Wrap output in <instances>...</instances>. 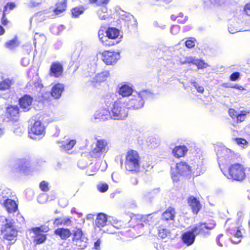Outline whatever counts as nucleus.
Listing matches in <instances>:
<instances>
[{"mask_svg":"<svg viewBox=\"0 0 250 250\" xmlns=\"http://www.w3.org/2000/svg\"><path fill=\"white\" fill-rule=\"evenodd\" d=\"M183 17V14L182 13H180L178 16H176L174 15H172L170 16V19L173 21H175L176 20H177L178 19L180 18V17Z\"/></svg>","mask_w":250,"mask_h":250,"instance_id":"nucleus-58","label":"nucleus"},{"mask_svg":"<svg viewBox=\"0 0 250 250\" xmlns=\"http://www.w3.org/2000/svg\"><path fill=\"white\" fill-rule=\"evenodd\" d=\"M6 223L0 229V235L2 240L10 241V244H13L16 240L18 235V230L15 226L13 220H9L5 219Z\"/></svg>","mask_w":250,"mask_h":250,"instance_id":"nucleus-3","label":"nucleus"},{"mask_svg":"<svg viewBox=\"0 0 250 250\" xmlns=\"http://www.w3.org/2000/svg\"><path fill=\"white\" fill-rule=\"evenodd\" d=\"M55 233L59 235L61 238H62V228H59L55 230Z\"/></svg>","mask_w":250,"mask_h":250,"instance_id":"nucleus-57","label":"nucleus"},{"mask_svg":"<svg viewBox=\"0 0 250 250\" xmlns=\"http://www.w3.org/2000/svg\"><path fill=\"white\" fill-rule=\"evenodd\" d=\"M85 8L83 6H77L71 10V14L73 17L77 18L83 13Z\"/></svg>","mask_w":250,"mask_h":250,"instance_id":"nucleus-35","label":"nucleus"},{"mask_svg":"<svg viewBox=\"0 0 250 250\" xmlns=\"http://www.w3.org/2000/svg\"><path fill=\"white\" fill-rule=\"evenodd\" d=\"M20 41L19 38L17 36H15L12 39L5 42L4 47L8 49L13 50L18 47Z\"/></svg>","mask_w":250,"mask_h":250,"instance_id":"nucleus-27","label":"nucleus"},{"mask_svg":"<svg viewBox=\"0 0 250 250\" xmlns=\"http://www.w3.org/2000/svg\"><path fill=\"white\" fill-rule=\"evenodd\" d=\"M109 75L110 74L109 71H102L95 76L94 78V81L96 83L104 82L107 80Z\"/></svg>","mask_w":250,"mask_h":250,"instance_id":"nucleus-31","label":"nucleus"},{"mask_svg":"<svg viewBox=\"0 0 250 250\" xmlns=\"http://www.w3.org/2000/svg\"><path fill=\"white\" fill-rule=\"evenodd\" d=\"M169 232L166 229H162L159 231V235L162 237V238H165L166 237L167 234Z\"/></svg>","mask_w":250,"mask_h":250,"instance_id":"nucleus-53","label":"nucleus"},{"mask_svg":"<svg viewBox=\"0 0 250 250\" xmlns=\"http://www.w3.org/2000/svg\"><path fill=\"white\" fill-rule=\"evenodd\" d=\"M195 60L194 58H192V57H188L186 59V61H185V62L186 63H192V64H194V62H195Z\"/></svg>","mask_w":250,"mask_h":250,"instance_id":"nucleus-59","label":"nucleus"},{"mask_svg":"<svg viewBox=\"0 0 250 250\" xmlns=\"http://www.w3.org/2000/svg\"><path fill=\"white\" fill-rule=\"evenodd\" d=\"M187 202L190 207L192 212L194 214H197L201 209L202 206L200 202L193 195L189 196L187 199Z\"/></svg>","mask_w":250,"mask_h":250,"instance_id":"nucleus-16","label":"nucleus"},{"mask_svg":"<svg viewBox=\"0 0 250 250\" xmlns=\"http://www.w3.org/2000/svg\"><path fill=\"white\" fill-rule=\"evenodd\" d=\"M103 32V31H99L98 36L101 43L105 47H110L112 46H114L118 43V41H110V39H108V38L104 37Z\"/></svg>","mask_w":250,"mask_h":250,"instance_id":"nucleus-24","label":"nucleus"},{"mask_svg":"<svg viewBox=\"0 0 250 250\" xmlns=\"http://www.w3.org/2000/svg\"><path fill=\"white\" fill-rule=\"evenodd\" d=\"M62 91V87L61 83L56 84L52 88L51 94L55 99L61 97Z\"/></svg>","mask_w":250,"mask_h":250,"instance_id":"nucleus-29","label":"nucleus"},{"mask_svg":"<svg viewBox=\"0 0 250 250\" xmlns=\"http://www.w3.org/2000/svg\"><path fill=\"white\" fill-rule=\"evenodd\" d=\"M244 12L246 15L250 16V2L245 5Z\"/></svg>","mask_w":250,"mask_h":250,"instance_id":"nucleus-51","label":"nucleus"},{"mask_svg":"<svg viewBox=\"0 0 250 250\" xmlns=\"http://www.w3.org/2000/svg\"><path fill=\"white\" fill-rule=\"evenodd\" d=\"M106 37L108 39L115 40L119 36L120 31L114 27H108L105 31Z\"/></svg>","mask_w":250,"mask_h":250,"instance_id":"nucleus-28","label":"nucleus"},{"mask_svg":"<svg viewBox=\"0 0 250 250\" xmlns=\"http://www.w3.org/2000/svg\"><path fill=\"white\" fill-rule=\"evenodd\" d=\"M6 13L2 11V17L1 18L0 22L2 25L6 26L9 23L10 21L6 17Z\"/></svg>","mask_w":250,"mask_h":250,"instance_id":"nucleus-44","label":"nucleus"},{"mask_svg":"<svg viewBox=\"0 0 250 250\" xmlns=\"http://www.w3.org/2000/svg\"><path fill=\"white\" fill-rule=\"evenodd\" d=\"M192 174V167L186 162L182 161L176 164L175 168L172 169L171 176L174 182L179 180L180 176L188 177Z\"/></svg>","mask_w":250,"mask_h":250,"instance_id":"nucleus-4","label":"nucleus"},{"mask_svg":"<svg viewBox=\"0 0 250 250\" xmlns=\"http://www.w3.org/2000/svg\"><path fill=\"white\" fill-rule=\"evenodd\" d=\"M16 7V4L14 2H8L4 6L3 11L6 12L9 10H13Z\"/></svg>","mask_w":250,"mask_h":250,"instance_id":"nucleus-42","label":"nucleus"},{"mask_svg":"<svg viewBox=\"0 0 250 250\" xmlns=\"http://www.w3.org/2000/svg\"><path fill=\"white\" fill-rule=\"evenodd\" d=\"M107 150L106 141L104 139L99 140L96 143L95 147L89 153L88 158L91 160L99 158L102 154L105 153Z\"/></svg>","mask_w":250,"mask_h":250,"instance_id":"nucleus-8","label":"nucleus"},{"mask_svg":"<svg viewBox=\"0 0 250 250\" xmlns=\"http://www.w3.org/2000/svg\"><path fill=\"white\" fill-rule=\"evenodd\" d=\"M132 89L127 85H123L121 86L119 89L118 93L123 97H128L131 95Z\"/></svg>","mask_w":250,"mask_h":250,"instance_id":"nucleus-33","label":"nucleus"},{"mask_svg":"<svg viewBox=\"0 0 250 250\" xmlns=\"http://www.w3.org/2000/svg\"><path fill=\"white\" fill-rule=\"evenodd\" d=\"M215 226L213 223H199L196 224L192 229V230L196 235L205 236L208 234L210 230L214 228Z\"/></svg>","mask_w":250,"mask_h":250,"instance_id":"nucleus-11","label":"nucleus"},{"mask_svg":"<svg viewBox=\"0 0 250 250\" xmlns=\"http://www.w3.org/2000/svg\"><path fill=\"white\" fill-rule=\"evenodd\" d=\"M101 245V241L99 239L97 240L95 243L94 248L96 250H99Z\"/></svg>","mask_w":250,"mask_h":250,"instance_id":"nucleus-60","label":"nucleus"},{"mask_svg":"<svg viewBox=\"0 0 250 250\" xmlns=\"http://www.w3.org/2000/svg\"><path fill=\"white\" fill-rule=\"evenodd\" d=\"M227 232L229 235L231 236L232 238L234 237L237 239L236 241L232 239V241L234 243L240 242L243 237L240 228L238 227L235 223L231 224L230 226L228 228Z\"/></svg>","mask_w":250,"mask_h":250,"instance_id":"nucleus-14","label":"nucleus"},{"mask_svg":"<svg viewBox=\"0 0 250 250\" xmlns=\"http://www.w3.org/2000/svg\"><path fill=\"white\" fill-rule=\"evenodd\" d=\"M82 237H85L82 230L80 229H77L73 233V240H77V239H82Z\"/></svg>","mask_w":250,"mask_h":250,"instance_id":"nucleus-38","label":"nucleus"},{"mask_svg":"<svg viewBox=\"0 0 250 250\" xmlns=\"http://www.w3.org/2000/svg\"><path fill=\"white\" fill-rule=\"evenodd\" d=\"M231 88L236 89L239 90H244V88L242 85H239L238 84H235L232 85L231 87Z\"/></svg>","mask_w":250,"mask_h":250,"instance_id":"nucleus-61","label":"nucleus"},{"mask_svg":"<svg viewBox=\"0 0 250 250\" xmlns=\"http://www.w3.org/2000/svg\"><path fill=\"white\" fill-rule=\"evenodd\" d=\"M87 240L88 239L86 237H82V239L74 240L76 248L78 250H83L87 246Z\"/></svg>","mask_w":250,"mask_h":250,"instance_id":"nucleus-34","label":"nucleus"},{"mask_svg":"<svg viewBox=\"0 0 250 250\" xmlns=\"http://www.w3.org/2000/svg\"><path fill=\"white\" fill-rule=\"evenodd\" d=\"M229 116L236 123H240L244 122L247 117V114L249 112L241 110L238 113L234 109L230 108L228 110Z\"/></svg>","mask_w":250,"mask_h":250,"instance_id":"nucleus-13","label":"nucleus"},{"mask_svg":"<svg viewBox=\"0 0 250 250\" xmlns=\"http://www.w3.org/2000/svg\"><path fill=\"white\" fill-rule=\"evenodd\" d=\"M32 229L36 230V231H38L43 234V233L47 232L49 230L48 227L45 226H41L39 227L33 228Z\"/></svg>","mask_w":250,"mask_h":250,"instance_id":"nucleus-43","label":"nucleus"},{"mask_svg":"<svg viewBox=\"0 0 250 250\" xmlns=\"http://www.w3.org/2000/svg\"><path fill=\"white\" fill-rule=\"evenodd\" d=\"M220 167L224 175L231 181L242 182L246 178V167L241 163L231 164L227 169Z\"/></svg>","mask_w":250,"mask_h":250,"instance_id":"nucleus-1","label":"nucleus"},{"mask_svg":"<svg viewBox=\"0 0 250 250\" xmlns=\"http://www.w3.org/2000/svg\"><path fill=\"white\" fill-rule=\"evenodd\" d=\"M33 102V98L28 95H24L22 97L20 98L19 104L20 107L24 110V111H28L30 109Z\"/></svg>","mask_w":250,"mask_h":250,"instance_id":"nucleus-19","label":"nucleus"},{"mask_svg":"<svg viewBox=\"0 0 250 250\" xmlns=\"http://www.w3.org/2000/svg\"><path fill=\"white\" fill-rule=\"evenodd\" d=\"M120 58V53L115 51L104 50L102 53V60L107 65L115 64Z\"/></svg>","mask_w":250,"mask_h":250,"instance_id":"nucleus-10","label":"nucleus"},{"mask_svg":"<svg viewBox=\"0 0 250 250\" xmlns=\"http://www.w3.org/2000/svg\"><path fill=\"white\" fill-rule=\"evenodd\" d=\"M71 235V232L68 229H63V239L69 237Z\"/></svg>","mask_w":250,"mask_h":250,"instance_id":"nucleus-54","label":"nucleus"},{"mask_svg":"<svg viewBox=\"0 0 250 250\" xmlns=\"http://www.w3.org/2000/svg\"><path fill=\"white\" fill-rule=\"evenodd\" d=\"M20 110L17 105H9L6 107L5 116L9 121H17L20 117Z\"/></svg>","mask_w":250,"mask_h":250,"instance_id":"nucleus-12","label":"nucleus"},{"mask_svg":"<svg viewBox=\"0 0 250 250\" xmlns=\"http://www.w3.org/2000/svg\"><path fill=\"white\" fill-rule=\"evenodd\" d=\"M58 5H59L58 6V4H57L56 8L53 10V12L54 13V15H55V16L61 14L62 12V4L60 3H59Z\"/></svg>","mask_w":250,"mask_h":250,"instance_id":"nucleus-47","label":"nucleus"},{"mask_svg":"<svg viewBox=\"0 0 250 250\" xmlns=\"http://www.w3.org/2000/svg\"><path fill=\"white\" fill-rule=\"evenodd\" d=\"M62 223V221L61 218L56 219L53 222L54 227H58L59 225H61Z\"/></svg>","mask_w":250,"mask_h":250,"instance_id":"nucleus-55","label":"nucleus"},{"mask_svg":"<svg viewBox=\"0 0 250 250\" xmlns=\"http://www.w3.org/2000/svg\"><path fill=\"white\" fill-rule=\"evenodd\" d=\"M107 218L105 214L99 213L97 214L95 220V225L99 228L104 227L107 223Z\"/></svg>","mask_w":250,"mask_h":250,"instance_id":"nucleus-25","label":"nucleus"},{"mask_svg":"<svg viewBox=\"0 0 250 250\" xmlns=\"http://www.w3.org/2000/svg\"><path fill=\"white\" fill-rule=\"evenodd\" d=\"M240 74L238 72L232 73L229 76V80L231 81H236L240 78Z\"/></svg>","mask_w":250,"mask_h":250,"instance_id":"nucleus-48","label":"nucleus"},{"mask_svg":"<svg viewBox=\"0 0 250 250\" xmlns=\"http://www.w3.org/2000/svg\"><path fill=\"white\" fill-rule=\"evenodd\" d=\"M110 111L112 119L114 120H125L128 115V108L119 101L113 103Z\"/></svg>","mask_w":250,"mask_h":250,"instance_id":"nucleus-6","label":"nucleus"},{"mask_svg":"<svg viewBox=\"0 0 250 250\" xmlns=\"http://www.w3.org/2000/svg\"><path fill=\"white\" fill-rule=\"evenodd\" d=\"M39 188L43 192H47L49 190V184L45 181H42L40 183Z\"/></svg>","mask_w":250,"mask_h":250,"instance_id":"nucleus-39","label":"nucleus"},{"mask_svg":"<svg viewBox=\"0 0 250 250\" xmlns=\"http://www.w3.org/2000/svg\"><path fill=\"white\" fill-rule=\"evenodd\" d=\"M45 133V127L40 121H36L28 129L29 136L33 139L42 137Z\"/></svg>","mask_w":250,"mask_h":250,"instance_id":"nucleus-9","label":"nucleus"},{"mask_svg":"<svg viewBox=\"0 0 250 250\" xmlns=\"http://www.w3.org/2000/svg\"><path fill=\"white\" fill-rule=\"evenodd\" d=\"M98 190L101 192H104L108 189V186L106 183H101L97 186Z\"/></svg>","mask_w":250,"mask_h":250,"instance_id":"nucleus-45","label":"nucleus"},{"mask_svg":"<svg viewBox=\"0 0 250 250\" xmlns=\"http://www.w3.org/2000/svg\"><path fill=\"white\" fill-rule=\"evenodd\" d=\"M192 174L196 176H199L204 173L206 169L205 158L203 155L197 154L192 160Z\"/></svg>","mask_w":250,"mask_h":250,"instance_id":"nucleus-7","label":"nucleus"},{"mask_svg":"<svg viewBox=\"0 0 250 250\" xmlns=\"http://www.w3.org/2000/svg\"><path fill=\"white\" fill-rule=\"evenodd\" d=\"M195 39L193 38H189L185 42V46L188 48H192L195 45Z\"/></svg>","mask_w":250,"mask_h":250,"instance_id":"nucleus-40","label":"nucleus"},{"mask_svg":"<svg viewBox=\"0 0 250 250\" xmlns=\"http://www.w3.org/2000/svg\"><path fill=\"white\" fill-rule=\"evenodd\" d=\"M3 206L8 213L15 212L18 208V204L11 199H6L3 202Z\"/></svg>","mask_w":250,"mask_h":250,"instance_id":"nucleus-21","label":"nucleus"},{"mask_svg":"<svg viewBox=\"0 0 250 250\" xmlns=\"http://www.w3.org/2000/svg\"><path fill=\"white\" fill-rule=\"evenodd\" d=\"M230 152L229 150L228 149H225L223 151H222L221 153L223 154L222 157L224 158V159L226 160H230L229 159L230 156L229 155V153Z\"/></svg>","mask_w":250,"mask_h":250,"instance_id":"nucleus-52","label":"nucleus"},{"mask_svg":"<svg viewBox=\"0 0 250 250\" xmlns=\"http://www.w3.org/2000/svg\"><path fill=\"white\" fill-rule=\"evenodd\" d=\"M194 65L197 66L198 69H203L206 68L208 65L204 61L200 59H196Z\"/></svg>","mask_w":250,"mask_h":250,"instance_id":"nucleus-37","label":"nucleus"},{"mask_svg":"<svg viewBox=\"0 0 250 250\" xmlns=\"http://www.w3.org/2000/svg\"><path fill=\"white\" fill-rule=\"evenodd\" d=\"M14 84L12 79L7 78L3 80L0 82V91H5L10 88Z\"/></svg>","mask_w":250,"mask_h":250,"instance_id":"nucleus-32","label":"nucleus"},{"mask_svg":"<svg viewBox=\"0 0 250 250\" xmlns=\"http://www.w3.org/2000/svg\"><path fill=\"white\" fill-rule=\"evenodd\" d=\"M175 209L172 207H169L162 214V219L164 221H173L175 217Z\"/></svg>","mask_w":250,"mask_h":250,"instance_id":"nucleus-22","label":"nucleus"},{"mask_svg":"<svg viewBox=\"0 0 250 250\" xmlns=\"http://www.w3.org/2000/svg\"><path fill=\"white\" fill-rule=\"evenodd\" d=\"M192 84L196 89L198 92L203 93L204 91V88L202 86H199L196 82H192Z\"/></svg>","mask_w":250,"mask_h":250,"instance_id":"nucleus-50","label":"nucleus"},{"mask_svg":"<svg viewBox=\"0 0 250 250\" xmlns=\"http://www.w3.org/2000/svg\"><path fill=\"white\" fill-rule=\"evenodd\" d=\"M211 4L214 7L221 6L225 1V0H209Z\"/></svg>","mask_w":250,"mask_h":250,"instance_id":"nucleus-49","label":"nucleus"},{"mask_svg":"<svg viewBox=\"0 0 250 250\" xmlns=\"http://www.w3.org/2000/svg\"><path fill=\"white\" fill-rule=\"evenodd\" d=\"M188 148L185 146H177L172 149L173 156L178 158L184 157L188 152Z\"/></svg>","mask_w":250,"mask_h":250,"instance_id":"nucleus-23","label":"nucleus"},{"mask_svg":"<svg viewBox=\"0 0 250 250\" xmlns=\"http://www.w3.org/2000/svg\"><path fill=\"white\" fill-rule=\"evenodd\" d=\"M16 217L17 218V221L19 223H23L24 222L23 217L20 213H18Z\"/></svg>","mask_w":250,"mask_h":250,"instance_id":"nucleus-56","label":"nucleus"},{"mask_svg":"<svg viewBox=\"0 0 250 250\" xmlns=\"http://www.w3.org/2000/svg\"><path fill=\"white\" fill-rule=\"evenodd\" d=\"M180 18H183V20H180V19H178L177 20V23H184V22L186 21V20H187V18H186V17H184V16H183V17H181H181H180Z\"/></svg>","mask_w":250,"mask_h":250,"instance_id":"nucleus-63","label":"nucleus"},{"mask_svg":"<svg viewBox=\"0 0 250 250\" xmlns=\"http://www.w3.org/2000/svg\"><path fill=\"white\" fill-rule=\"evenodd\" d=\"M196 235L191 229V231L184 232L181 236L182 242L187 246H191L195 241Z\"/></svg>","mask_w":250,"mask_h":250,"instance_id":"nucleus-17","label":"nucleus"},{"mask_svg":"<svg viewBox=\"0 0 250 250\" xmlns=\"http://www.w3.org/2000/svg\"><path fill=\"white\" fill-rule=\"evenodd\" d=\"M151 218L150 215L145 216L140 214L134 215L132 218V220L134 222L136 225L138 227L142 228L144 226V224L149 223V220Z\"/></svg>","mask_w":250,"mask_h":250,"instance_id":"nucleus-18","label":"nucleus"},{"mask_svg":"<svg viewBox=\"0 0 250 250\" xmlns=\"http://www.w3.org/2000/svg\"><path fill=\"white\" fill-rule=\"evenodd\" d=\"M222 86L225 88H231L232 85H230L229 83H223Z\"/></svg>","mask_w":250,"mask_h":250,"instance_id":"nucleus-64","label":"nucleus"},{"mask_svg":"<svg viewBox=\"0 0 250 250\" xmlns=\"http://www.w3.org/2000/svg\"><path fill=\"white\" fill-rule=\"evenodd\" d=\"M76 144V140L74 139L65 140L63 144V150L69 154L74 153L73 151H70Z\"/></svg>","mask_w":250,"mask_h":250,"instance_id":"nucleus-30","label":"nucleus"},{"mask_svg":"<svg viewBox=\"0 0 250 250\" xmlns=\"http://www.w3.org/2000/svg\"><path fill=\"white\" fill-rule=\"evenodd\" d=\"M234 140L238 145L247 146L248 144L246 140L243 138H236Z\"/></svg>","mask_w":250,"mask_h":250,"instance_id":"nucleus-46","label":"nucleus"},{"mask_svg":"<svg viewBox=\"0 0 250 250\" xmlns=\"http://www.w3.org/2000/svg\"><path fill=\"white\" fill-rule=\"evenodd\" d=\"M94 118L99 121H105L112 120L110 111L106 108H101L96 111L94 114Z\"/></svg>","mask_w":250,"mask_h":250,"instance_id":"nucleus-15","label":"nucleus"},{"mask_svg":"<svg viewBox=\"0 0 250 250\" xmlns=\"http://www.w3.org/2000/svg\"><path fill=\"white\" fill-rule=\"evenodd\" d=\"M31 230L34 233V242L36 245H39L43 243L46 240V235L40 232L36 231L34 229H31Z\"/></svg>","mask_w":250,"mask_h":250,"instance_id":"nucleus-26","label":"nucleus"},{"mask_svg":"<svg viewBox=\"0 0 250 250\" xmlns=\"http://www.w3.org/2000/svg\"><path fill=\"white\" fill-rule=\"evenodd\" d=\"M29 165V164L27 160L24 159H21L18 163V168L19 170L24 171L27 169Z\"/></svg>","mask_w":250,"mask_h":250,"instance_id":"nucleus-36","label":"nucleus"},{"mask_svg":"<svg viewBox=\"0 0 250 250\" xmlns=\"http://www.w3.org/2000/svg\"><path fill=\"white\" fill-rule=\"evenodd\" d=\"M152 97V94L150 92L146 90L141 91L129 100V108L133 110L141 109L144 106L145 101L151 99Z\"/></svg>","mask_w":250,"mask_h":250,"instance_id":"nucleus-5","label":"nucleus"},{"mask_svg":"<svg viewBox=\"0 0 250 250\" xmlns=\"http://www.w3.org/2000/svg\"><path fill=\"white\" fill-rule=\"evenodd\" d=\"M62 65L57 62H52L49 70V75L51 76L59 77L62 75Z\"/></svg>","mask_w":250,"mask_h":250,"instance_id":"nucleus-20","label":"nucleus"},{"mask_svg":"<svg viewBox=\"0 0 250 250\" xmlns=\"http://www.w3.org/2000/svg\"><path fill=\"white\" fill-rule=\"evenodd\" d=\"M223 234H221V235H220L217 239V243H218V244L221 246V247H222L223 246V243H222L221 242H220V239H221L222 238H223Z\"/></svg>","mask_w":250,"mask_h":250,"instance_id":"nucleus-62","label":"nucleus"},{"mask_svg":"<svg viewBox=\"0 0 250 250\" xmlns=\"http://www.w3.org/2000/svg\"><path fill=\"white\" fill-rule=\"evenodd\" d=\"M89 1L91 4H96L97 6H102L106 4L109 0H89Z\"/></svg>","mask_w":250,"mask_h":250,"instance_id":"nucleus-41","label":"nucleus"},{"mask_svg":"<svg viewBox=\"0 0 250 250\" xmlns=\"http://www.w3.org/2000/svg\"><path fill=\"white\" fill-rule=\"evenodd\" d=\"M141 166V157L138 152L134 150H129L125 154L124 163L125 169L132 172H138Z\"/></svg>","mask_w":250,"mask_h":250,"instance_id":"nucleus-2","label":"nucleus"}]
</instances>
